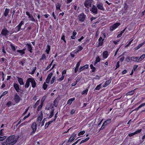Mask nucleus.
<instances>
[{"label": "nucleus", "instance_id": "f257e3e1", "mask_svg": "<svg viewBox=\"0 0 145 145\" xmlns=\"http://www.w3.org/2000/svg\"><path fill=\"white\" fill-rule=\"evenodd\" d=\"M18 137L12 135L8 137L6 140L5 142H2V145H13L17 141Z\"/></svg>", "mask_w": 145, "mask_h": 145}, {"label": "nucleus", "instance_id": "f03ea898", "mask_svg": "<svg viewBox=\"0 0 145 145\" xmlns=\"http://www.w3.org/2000/svg\"><path fill=\"white\" fill-rule=\"evenodd\" d=\"M32 131L30 133L31 135H33L37 129V124L35 122H33L31 126Z\"/></svg>", "mask_w": 145, "mask_h": 145}, {"label": "nucleus", "instance_id": "7ed1b4c3", "mask_svg": "<svg viewBox=\"0 0 145 145\" xmlns=\"http://www.w3.org/2000/svg\"><path fill=\"white\" fill-rule=\"evenodd\" d=\"M92 0H86L84 2V5L87 8H89L91 6Z\"/></svg>", "mask_w": 145, "mask_h": 145}, {"label": "nucleus", "instance_id": "20e7f679", "mask_svg": "<svg viewBox=\"0 0 145 145\" xmlns=\"http://www.w3.org/2000/svg\"><path fill=\"white\" fill-rule=\"evenodd\" d=\"M120 25V24L119 23H117L114 24L110 26V31H113Z\"/></svg>", "mask_w": 145, "mask_h": 145}, {"label": "nucleus", "instance_id": "39448f33", "mask_svg": "<svg viewBox=\"0 0 145 145\" xmlns=\"http://www.w3.org/2000/svg\"><path fill=\"white\" fill-rule=\"evenodd\" d=\"M85 16L84 13L80 14L78 16L79 21L82 22L84 21L85 20Z\"/></svg>", "mask_w": 145, "mask_h": 145}, {"label": "nucleus", "instance_id": "423d86ee", "mask_svg": "<svg viewBox=\"0 0 145 145\" xmlns=\"http://www.w3.org/2000/svg\"><path fill=\"white\" fill-rule=\"evenodd\" d=\"M90 10L94 14H97V7L95 5H93Z\"/></svg>", "mask_w": 145, "mask_h": 145}, {"label": "nucleus", "instance_id": "0eeeda50", "mask_svg": "<svg viewBox=\"0 0 145 145\" xmlns=\"http://www.w3.org/2000/svg\"><path fill=\"white\" fill-rule=\"evenodd\" d=\"M14 100L16 103H18L21 100L20 98L19 97L17 93L15 94Z\"/></svg>", "mask_w": 145, "mask_h": 145}, {"label": "nucleus", "instance_id": "6e6552de", "mask_svg": "<svg viewBox=\"0 0 145 145\" xmlns=\"http://www.w3.org/2000/svg\"><path fill=\"white\" fill-rule=\"evenodd\" d=\"M9 33V31L7 30L5 28L2 29L1 33L4 36H6L8 35Z\"/></svg>", "mask_w": 145, "mask_h": 145}, {"label": "nucleus", "instance_id": "1a4fd4ad", "mask_svg": "<svg viewBox=\"0 0 145 145\" xmlns=\"http://www.w3.org/2000/svg\"><path fill=\"white\" fill-rule=\"evenodd\" d=\"M29 80H30V82L31 83L32 87L33 88L35 87L36 84L34 79L32 78H30Z\"/></svg>", "mask_w": 145, "mask_h": 145}, {"label": "nucleus", "instance_id": "9d476101", "mask_svg": "<svg viewBox=\"0 0 145 145\" xmlns=\"http://www.w3.org/2000/svg\"><path fill=\"white\" fill-rule=\"evenodd\" d=\"M97 7L100 10H104L105 8L103 7V4L101 3L97 4Z\"/></svg>", "mask_w": 145, "mask_h": 145}, {"label": "nucleus", "instance_id": "9b49d317", "mask_svg": "<svg viewBox=\"0 0 145 145\" xmlns=\"http://www.w3.org/2000/svg\"><path fill=\"white\" fill-rule=\"evenodd\" d=\"M76 134H75V133H73V134H72L70 138L69 139L68 142H72L73 140L74 139V137H75L76 136Z\"/></svg>", "mask_w": 145, "mask_h": 145}, {"label": "nucleus", "instance_id": "f8f14e48", "mask_svg": "<svg viewBox=\"0 0 145 145\" xmlns=\"http://www.w3.org/2000/svg\"><path fill=\"white\" fill-rule=\"evenodd\" d=\"M53 74L52 73H50L48 76L46 80V82L47 83H49L50 82V80L51 79Z\"/></svg>", "mask_w": 145, "mask_h": 145}, {"label": "nucleus", "instance_id": "ddd939ff", "mask_svg": "<svg viewBox=\"0 0 145 145\" xmlns=\"http://www.w3.org/2000/svg\"><path fill=\"white\" fill-rule=\"evenodd\" d=\"M54 108L53 106H52L51 108V110L50 111V115L49 116V118H51L52 117L54 114Z\"/></svg>", "mask_w": 145, "mask_h": 145}, {"label": "nucleus", "instance_id": "4468645a", "mask_svg": "<svg viewBox=\"0 0 145 145\" xmlns=\"http://www.w3.org/2000/svg\"><path fill=\"white\" fill-rule=\"evenodd\" d=\"M88 67V65H86L84 66L81 67L80 68L79 72H80L84 69H87Z\"/></svg>", "mask_w": 145, "mask_h": 145}, {"label": "nucleus", "instance_id": "2eb2a0df", "mask_svg": "<svg viewBox=\"0 0 145 145\" xmlns=\"http://www.w3.org/2000/svg\"><path fill=\"white\" fill-rule=\"evenodd\" d=\"M14 88L16 90V91L17 92H19V90H20V88H19V85L18 84L15 83L14 85Z\"/></svg>", "mask_w": 145, "mask_h": 145}, {"label": "nucleus", "instance_id": "dca6fc26", "mask_svg": "<svg viewBox=\"0 0 145 145\" xmlns=\"http://www.w3.org/2000/svg\"><path fill=\"white\" fill-rule=\"evenodd\" d=\"M43 117H42V114L41 115H40L38 116L37 118V122H38L39 123V125L40 124V122L42 120V119Z\"/></svg>", "mask_w": 145, "mask_h": 145}, {"label": "nucleus", "instance_id": "f3484780", "mask_svg": "<svg viewBox=\"0 0 145 145\" xmlns=\"http://www.w3.org/2000/svg\"><path fill=\"white\" fill-rule=\"evenodd\" d=\"M131 60L134 61H139L138 57H131Z\"/></svg>", "mask_w": 145, "mask_h": 145}, {"label": "nucleus", "instance_id": "a211bd4d", "mask_svg": "<svg viewBox=\"0 0 145 145\" xmlns=\"http://www.w3.org/2000/svg\"><path fill=\"white\" fill-rule=\"evenodd\" d=\"M9 9L8 8H6L4 12V15L5 17H6L8 15Z\"/></svg>", "mask_w": 145, "mask_h": 145}, {"label": "nucleus", "instance_id": "6ab92c4d", "mask_svg": "<svg viewBox=\"0 0 145 145\" xmlns=\"http://www.w3.org/2000/svg\"><path fill=\"white\" fill-rule=\"evenodd\" d=\"M30 79V78L27 79L26 82L25 84V87L26 88H28L29 85V83L30 82V80H29Z\"/></svg>", "mask_w": 145, "mask_h": 145}, {"label": "nucleus", "instance_id": "aec40b11", "mask_svg": "<svg viewBox=\"0 0 145 145\" xmlns=\"http://www.w3.org/2000/svg\"><path fill=\"white\" fill-rule=\"evenodd\" d=\"M103 39H102V38L101 37H100L99 39V46H101L102 45L103 43Z\"/></svg>", "mask_w": 145, "mask_h": 145}, {"label": "nucleus", "instance_id": "412c9836", "mask_svg": "<svg viewBox=\"0 0 145 145\" xmlns=\"http://www.w3.org/2000/svg\"><path fill=\"white\" fill-rule=\"evenodd\" d=\"M53 120L50 121L48 122L47 123H46L45 125V129H46L49 126V125L52 123L53 122H54Z\"/></svg>", "mask_w": 145, "mask_h": 145}, {"label": "nucleus", "instance_id": "4be33fe9", "mask_svg": "<svg viewBox=\"0 0 145 145\" xmlns=\"http://www.w3.org/2000/svg\"><path fill=\"white\" fill-rule=\"evenodd\" d=\"M18 82L20 85H23L24 83L23 81V79L20 78H18Z\"/></svg>", "mask_w": 145, "mask_h": 145}, {"label": "nucleus", "instance_id": "5701e85b", "mask_svg": "<svg viewBox=\"0 0 145 145\" xmlns=\"http://www.w3.org/2000/svg\"><path fill=\"white\" fill-rule=\"evenodd\" d=\"M111 121V119H109L106 120L103 123V125H105V126L106 125L108 124Z\"/></svg>", "mask_w": 145, "mask_h": 145}, {"label": "nucleus", "instance_id": "b1692460", "mask_svg": "<svg viewBox=\"0 0 145 145\" xmlns=\"http://www.w3.org/2000/svg\"><path fill=\"white\" fill-rule=\"evenodd\" d=\"M27 49L31 53L32 52V48L31 45L30 44H27Z\"/></svg>", "mask_w": 145, "mask_h": 145}, {"label": "nucleus", "instance_id": "393cba45", "mask_svg": "<svg viewBox=\"0 0 145 145\" xmlns=\"http://www.w3.org/2000/svg\"><path fill=\"white\" fill-rule=\"evenodd\" d=\"M100 61V59L99 56H97L96 59L94 63V65H95L97 63L99 62Z\"/></svg>", "mask_w": 145, "mask_h": 145}, {"label": "nucleus", "instance_id": "a878e982", "mask_svg": "<svg viewBox=\"0 0 145 145\" xmlns=\"http://www.w3.org/2000/svg\"><path fill=\"white\" fill-rule=\"evenodd\" d=\"M136 89H134V90L133 91H129L127 93V95H132L135 92V90Z\"/></svg>", "mask_w": 145, "mask_h": 145}, {"label": "nucleus", "instance_id": "bb28decb", "mask_svg": "<svg viewBox=\"0 0 145 145\" xmlns=\"http://www.w3.org/2000/svg\"><path fill=\"white\" fill-rule=\"evenodd\" d=\"M103 56L104 58H106L108 56V52L107 51H105L103 53Z\"/></svg>", "mask_w": 145, "mask_h": 145}, {"label": "nucleus", "instance_id": "cd10ccee", "mask_svg": "<svg viewBox=\"0 0 145 145\" xmlns=\"http://www.w3.org/2000/svg\"><path fill=\"white\" fill-rule=\"evenodd\" d=\"M60 7L61 5H59V3H58L56 4V9H59V10L61 11V10L60 9Z\"/></svg>", "mask_w": 145, "mask_h": 145}, {"label": "nucleus", "instance_id": "c85d7f7f", "mask_svg": "<svg viewBox=\"0 0 145 145\" xmlns=\"http://www.w3.org/2000/svg\"><path fill=\"white\" fill-rule=\"evenodd\" d=\"M20 27H19L18 25L15 28V30L14 31V32H17L19 31L20 30Z\"/></svg>", "mask_w": 145, "mask_h": 145}, {"label": "nucleus", "instance_id": "c756f323", "mask_svg": "<svg viewBox=\"0 0 145 145\" xmlns=\"http://www.w3.org/2000/svg\"><path fill=\"white\" fill-rule=\"evenodd\" d=\"M89 137H87L85 139H84L82 140L81 142L79 144H80L82 143H83L84 142H86L88 140H89Z\"/></svg>", "mask_w": 145, "mask_h": 145}, {"label": "nucleus", "instance_id": "7c9ffc66", "mask_svg": "<svg viewBox=\"0 0 145 145\" xmlns=\"http://www.w3.org/2000/svg\"><path fill=\"white\" fill-rule=\"evenodd\" d=\"M145 57V55L143 54L140 57H138L139 61L142 60Z\"/></svg>", "mask_w": 145, "mask_h": 145}, {"label": "nucleus", "instance_id": "2f4dec72", "mask_svg": "<svg viewBox=\"0 0 145 145\" xmlns=\"http://www.w3.org/2000/svg\"><path fill=\"white\" fill-rule=\"evenodd\" d=\"M90 67L91 69H92V72H94L96 70V69L95 67H94L93 66V65L92 64H91L90 65Z\"/></svg>", "mask_w": 145, "mask_h": 145}, {"label": "nucleus", "instance_id": "473e14b6", "mask_svg": "<svg viewBox=\"0 0 145 145\" xmlns=\"http://www.w3.org/2000/svg\"><path fill=\"white\" fill-rule=\"evenodd\" d=\"M101 84H100L99 85H97L96 88H95L94 90H99L101 88Z\"/></svg>", "mask_w": 145, "mask_h": 145}, {"label": "nucleus", "instance_id": "72a5a7b5", "mask_svg": "<svg viewBox=\"0 0 145 145\" xmlns=\"http://www.w3.org/2000/svg\"><path fill=\"white\" fill-rule=\"evenodd\" d=\"M42 106L43 104L42 103H41L40 105L38 106L37 110L38 111H39L42 108Z\"/></svg>", "mask_w": 145, "mask_h": 145}, {"label": "nucleus", "instance_id": "f704fd0d", "mask_svg": "<svg viewBox=\"0 0 145 145\" xmlns=\"http://www.w3.org/2000/svg\"><path fill=\"white\" fill-rule=\"evenodd\" d=\"M142 46V44H139L137 46L134 48V50H138Z\"/></svg>", "mask_w": 145, "mask_h": 145}, {"label": "nucleus", "instance_id": "c9c22d12", "mask_svg": "<svg viewBox=\"0 0 145 145\" xmlns=\"http://www.w3.org/2000/svg\"><path fill=\"white\" fill-rule=\"evenodd\" d=\"M111 80H109L107 81H106L105 82V85L106 86L109 85V84L111 82Z\"/></svg>", "mask_w": 145, "mask_h": 145}, {"label": "nucleus", "instance_id": "e433bc0d", "mask_svg": "<svg viewBox=\"0 0 145 145\" xmlns=\"http://www.w3.org/2000/svg\"><path fill=\"white\" fill-rule=\"evenodd\" d=\"M29 18L30 19V20L33 22H35V20L33 17L32 15L29 16Z\"/></svg>", "mask_w": 145, "mask_h": 145}, {"label": "nucleus", "instance_id": "4c0bfd02", "mask_svg": "<svg viewBox=\"0 0 145 145\" xmlns=\"http://www.w3.org/2000/svg\"><path fill=\"white\" fill-rule=\"evenodd\" d=\"M48 49L46 50V52L47 54H48L50 50V46L49 45H47Z\"/></svg>", "mask_w": 145, "mask_h": 145}, {"label": "nucleus", "instance_id": "58836bf2", "mask_svg": "<svg viewBox=\"0 0 145 145\" xmlns=\"http://www.w3.org/2000/svg\"><path fill=\"white\" fill-rule=\"evenodd\" d=\"M10 46L12 50H13V51H15L16 50V48L15 46H13L12 44H11Z\"/></svg>", "mask_w": 145, "mask_h": 145}, {"label": "nucleus", "instance_id": "ea45409f", "mask_svg": "<svg viewBox=\"0 0 145 145\" xmlns=\"http://www.w3.org/2000/svg\"><path fill=\"white\" fill-rule=\"evenodd\" d=\"M53 61V60L51 63L46 68L45 70H48L50 68L52 65Z\"/></svg>", "mask_w": 145, "mask_h": 145}, {"label": "nucleus", "instance_id": "a19ab883", "mask_svg": "<svg viewBox=\"0 0 145 145\" xmlns=\"http://www.w3.org/2000/svg\"><path fill=\"white\" fill-rule=\"evenodd\" d=\"M47 86H48V85L46 84L45 82H44L43 85V87H42L43 89L44 90H45L46 89V88L47 87Z\"/></svg>", "mask_w": 145, "mask_h": 145}, {"label": "nucleus", "instance_id": "79ce46f5", "mask_svg": "<svg viewBox=\"0 0 145 145\" xmlns=\"http://www.w3.org/2000/svg\"><path fill=\"white\" fill-rule=\"evenodd\" d=\"M17 52H18L22 53V54H24L25 53L24 49H23V50H17Z\"/></svg>", "mask_w": 145, "mask_h": 145}, {"label": "nucleus", "instance_id": "37998d69", "mask_svg": "<svg viewBox=\"0 0 145 145\" xmlns=\"http://www.w3.org/2000/svg\"><path fill=\"white\" fill-rule=\"evenodd\" d=\"M12 102L10 101H9L7 104L6 105L8 107H9L12 105Z\"/></svg>", "mask_w": 145, "mask_h": 145}, {"label": "nucleus", "instance_id": "c03bdc74", "mask_svg": "<svg viewBox=\"0 0 145 145\" xmlns=\"http://www.w3.org/2000/svg\"><path fill=\"white\" fill-rule=\"evenodd\" d=\"M46 96H44L42 97L41 100V103H42L43 104V103L46 99Z\"/></svg>", "mask_w": 145, "mask_h": 145}, {"label": "nucleus", "instance_id": "a18cd8bd", "mask_svg": "<svg viewBox=\"0 0 145 145\" xmlns=\"http://www.w3.org/2000/svg\"><path fill=\"white\" fill-rule=\"evenodd\" d=\"M6 138V136H4L3 137H1L0 136V141H2L5 139Z\"/></svg>", "mask_w": 145, "mask_h": 145}, {"label": "nucleus", "instance_id": "49530a36", "mask_svg": "<svg viewBox=\"0 0 145 145\" xmlns=\"http://www.w3.org/2000/svg\"><path fill=\"white\" fill-rule=\"evenodd\" d=\"M85 133V131H82L80 132L78 134V135L80 136L83 135Z\"/></svg>", "mask_w": 145, "mask_h": 145}, {"label": "nucleus", "instance_id": "de8ad7c7", "mask_svg": "<svg viewBox=\"0 0 145 145\" xmlns=\"http://www.w3.org/2000/svg\"><path fill=\"white\" fill-rule=\"evenodd\" d=\"M64 75H62V76H61V77L59 79H58V80L61 81L63 80L64 78Z\"/></svg>", "mask_w": 145, "mask_h": 145}, {"label": "nucleus", "instance_id": "09e8293b", "mask_svg": "<svg viewBox=\"0 0 145 145\" xmlns=\"http://www.w3.org/2000/svg\"><path fill=\"white\" fill-rule=\"evenodd\" d=\"M3 129H2L0 130V135L1 136H3L4 135V134L3 133Z\"/></svg>", "mask_w": 145, "mask_h": 145}, {"label": "nucleus", "instance_id": "8fccbe9b", "mask_svg": "<svg viewBox=\"0 0 145 145\" xmlns=\"http://www.w3.org/2000/svg\"><path fill=\"white\" fill-rule=\"evenodd\" d=\"M88 89H86V90H84L82 93V94H84L85 93H86V94H87V92H88Z\"/></svg>", "mask_w": 145, "mask_h": 145}, {"label": "nucleus", "instance_id": "3c124183", "mask_svg": "<svg viewBox=\"0 0 145 145\" xmlns=\"http://www.w3.org/2000/svg\"><path fill=\"white\" fill-rule=\"evenodd\" d=\"M55 79H56V78H55V76H53L52 77V79L51 80V84H52L54 82V80H55Z\"/></svg>", "mask_w": 145, "mask_h": 145}, {"label": "nucleus", "instance_id": "603ef678", "mask_svg": "<svg viewBox=\"0 0 145 145\" xmlns=\"http://www.w3.org/2000/svg\"><path fill=\"white\" fill-rule=\"evenodd\" d=\"M141 129H138L137 131H136L135 132H134V133H135V134H136L139 133L141 131Z\"/></svg>", "mask_w": 145, "mask_h": 145}, {"label": "nucleus", "instance_id": "864d4df0", "mask_svg": "<svg viewBox=\"0 0 145 145\" xmlns=\"http://www.w3.org/2000/svg\"><path fill=\"white\" fill-rule=\"evenodd\" d=\"M26 62V60L25 59H24L22 60V61L21 62V63L22 65V66H23L24 65V63H25Z\"/></svg>", "mask_w": 145, "mask_h": 145}, {"label": "nucleus", "instance_id": "5fc2aeb1", "mask_svg": "<svg viewBox=\"0 0 145 145\" xmlns=\"http://www.w3.org/2000/svg\"><path fill=\"white\" fill-rule=\"evenodd\" d=\"M81 61V60H80L79 61V62L77 63L76 67H79V66L80 65Z\"/></svg>", "mask_w": 145, "mask_h": 145}, {"label": "nucleus", "instance_id": "6e6d98bb", "mask_svg": "<svg viewBox=\"0 0 145 145\" xmlns=\"http://www.w3.org/2000/svg\"><path fill=\"white\" fill-rule=\"evenodd\" d=\"M78 52H79L83 49V48L80 46H78Z\"/></svg>", "mask_w": 145, "mask_h": 145}, {"label": "nucleus", "instance_id": "4d7b16f0", "mask_svg": "<svg viewBox=\"0 0 145 145\" xmlns=\"http://www.w3.org/2000/svg\"><path fill=\"white\" fill-rule=\"evenodd\" d=\"M120 62L119 61H118L117 62V65H116V68L115 69H117V68H119V67H120Z\"/></svg>", "mask_w": 145, "mask_h": 145}, {"label": "nucleus", "instance_id": "13d9d810", "mask_svg": "<svg viewBox=\"0 0 145 145\" xmlns=\"http://www.w3.org/2000/svg\"><path fill=\"white\" fill-rule=\"evenodd\" d=\"M46 56L44 54H43L42 55V57L41 58V60H43L44 59H46Z\"/></svg>", "mask_w": 145, "mask_h": 145}, {"label": "nucleus", "instance_id": "bf43d9fd", "mask_svg": "<svg viewBox=\"0 0 145 145\" xmlns=\"http://www.w3.org/2000/svg\"><path fill=\"white\" fill-rule=\"evenodd\" d=\"M100 78V77L98 75H97L94 78V79L97 80H99Z\"/></svg>", "mask_w": 145, "mask_h": 145}, {"label": "nucleus", "instance_id": "052dcab7", "mask_svg": "<svg viewBox=\"0 0 145 145\" xmlns=\"http://www.w3.org/2000/svg\"><path fill=\"white\" fill-rule=\"evenodd\" d=\"M45 118H44L41 122V126L42 127L44 125V120Z\"/></svg>", "mask_w": 145, "mask_h": 145}, {"label": "nucleus", "instance_id": "680f3d73", "mask_svg": "<svg viewBox=\"0 0 145 145\" xmlns=\"http://www.w3.org/2000/svg\"><path fill=\"white\" fill-rule=\"evenodd\" d=\"M138 67V65H135L133 67V69L134 71H135L136 69Z\"/></svg>", "mask_w": 145, "mask_h": 145}, {"label": "nucleus", "instance_id": "e2e57ef3", "mask_svg": "<svg viewBox=\"0 0 145 145\" xmlns=\"http://www.w3.org/2000/svg\"><path fill=\"white\" fill-rule=\"evenodd\" d=\"M71 99H69L67 101V104H69L70 105H71L72 103V101L71 100Z\"/></svg>", "mask_w": 145, "mask_h": 145}, {"label": "nucleus", "instance_id": "0e129e2a", "mask_svg": "<svg viewBox=\"0 0 145 145\" xmlns=\"http://www.w3.org/2000/svg\"><path fill=\"white\" fill-rule=\"evenodd\" d=\"M23 24V22L22 21L20 22V23L19 24V25H18V26L19 27H21V26Z\"/></svg>", "mask_w": 145, "mask_h": 145}, {"label": "nucleus", "instance_id": "69168bd1", "mask_svg": "<svg viewBox=\"0 0 145 145\" xmlns=\"http://www.w3.org/2000/svg\"><path fill=\"white\" fill-rule=\"evenodd\" d=\"M124 57H122L120 59V60L121 62H122L124 59Z\"/></svg>", "mask_w": 145, "mask_h": 145}, {"label": "nucleus", "instance_id": "338daca9", "mask_svg": "<svg viewBox=\"0 0 145 145\" xmlns=\"http://www.w3.org/2000/svg\"><path fill=\"white\" fill-rule=\"evenodd\" d=\"M57 113H58V112H57L56 114L55 115V118H54V120H53L54 121H55L56 119L57 118Z\"/></svg>", "mask_w": 145, "mask_h": 145}, {"label": "nucleus", "instance_id": "774afa93", "mask_svg": "<svg viewBox=\"0 0 145 145\" xmlns=\"http://www.w3.org/2000/svg\"><path fill=\"white\" fill-rule=\"evenodd\" d=\"M30 115V113H29V114H28V115L27 116H25L24 118V119H23L24 120H25V119H26V118H27Z\"/></svg>", "mask_w": 145, "mask_h": 145}]
</instances>
